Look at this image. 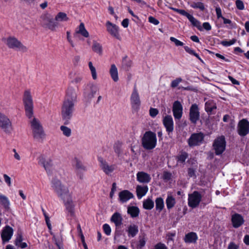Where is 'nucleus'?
Returning a JSON list of instances; mask_svg holds the SVG:
<instances>
[{
	"mask_svg": "<svg viewBox=\"0 0 249 249\" xmlns=\"http://www.w3.org/2000/svg\"><path fill=\"white\" fill-rule=\"evenodd\" d=\"M236 41V39L235 38H233L230 41H227L226 40H222L221 42V44L225 47L230 46L231 45L234 44Z\"/></svg>",
	"mask_w": 249,
	"mask_h": 249,
	"instance_id": "nucleus-50",
	"label": "nucleus"
},
{
	"mask_svg": "<svg viewBox=\"0 0 249 249\" xmlns=\"http://www.w3.org/2000/svg\"><path fill=\"white\" fill-rule=\"evenodd\" d=\"M170 40L172 42H174L177 46H182L184 45V43L182 42L179 41L174 37H170Z\"/></svg>",
	"mask_w": 249,
	"mask_h": 249,
	"instance_id": "nucleus-53",
	"label": "nucleus"
},
{
	"mask_svg": "<svg viewBox=\"0 0 249 249\" xmlns=\"http://www.w3.org/2000/svg\"><path fill=\"white\" fill-rule=\"evenodd\" d=\"M182 81V79L180 77H178L176 78V79L173 80L171 83V87L172 88H175L177 87L178 84Z\"/></svg>",
	"mask_w": 249,
	"mask_h": 249,
	"instance_id": "nucleus-51",
	"label": "nucleus"
},
{
	"mask_svg": "<svg viewBox=\"0 0 249 249\" xmlns=\"http://www.w3.org/2000/svg\"><path fill=\"white\" fill-rule=\"evenodd\" d=\"M131 101L133 108L137 109L139 108L141 101L139 94L135 87L131 96Z\"/></svg>",
	"mask_w": 249,
	"mask_h": 249,
	"instance_id": "nucleus-23",
	"label": "nucleus"
},
{
	"mask_svg": "<svg viewBox=\"0 0 249 249\" xmlns=\"http://www.w3.org/2000/svg\"><path fill=\"white\" fill-rule=\"evenodd\" d=\"M188 154L186 152H182L180 155H179L177 159H178V162H180V163H184L185 161V160L188 158Z\"/></svg>",
	"mask_w": 249,
	"mask_h": 249,
	"instance_id": "nucleus-49",
	"label": "nucleus"
},
{
	"mask_svg": "<svg viewBox=\"0 0 249 249\" xmlns=\"http://www.w3.org/2000/svg\"><path fill=\"white\" fill-rule=\"evenodd\" d=\"M77 34L81 35L85 37H88L89 36V34L86 29L84 24L83 22L80 23L78 28L76 30L74 36H75Z\"/></svg>",
	"mask_w": 249,
	"mask_h": 249,
	"instance_id": "nucleus-34",
	"label": "nucleus"
},
{
	"mask_svg": "<svg viewBox=\"0 0 249 249\" xmlns=\"http://www.w3.org/2000/svg\"><path fill=\"white\" fill-rule=\"evenodd\" d=\"M204 139V134L202 132L192 134L188 140V143L190 147H194L201 144Z\"/></svg>",
	"mask_w": 249,
	"mask_h": 249,
	"instance_id": "nucleus-13",
	"label": "nucleus"
},
{
	"mask_svg": "<svg viewBox=\"0 0 249 249\" xmlns=\"http://www.w3.org/2000/svg\"><path fill=\"white\" fill-rule=\"evenodd\" d=\"M110 75L114 82H117L119 80L118 70L115 64H112L111 65L110 69L109 70Z\"/></svg>",
	"mask_w": 249,
	"mask_h": 249,
	"instance_id": "nucleus-35",
	"label": "nucleus"
},
{
	"mask_svg": "<svg viewBox=\"0 0 249 249\" xmlns=\"http://www.w3.org/2000/svg\"><path fill=\"white\" fill-rule=\"evenodd\" d=\"M52 187L61 198H64L70 194L68 188L63 185L57 178H54L52 180Z\"/></svg>",
	"mask_w": 249,
	"mask_h": 249,
	"instance_id": "nucleus-6",
	"label": "nucleus"
},
{
	"mask_svg": "<svg viewBox=\"0 0 249 249\" xmlns=\"http://www.w3.org/2000/svg\"><path fill=\"white\" fill-rule=\"evenodd\" d=\"M163 124L168 133L173 132L174 130V122L171 115H166L164 117Z\"/></svg>",
	"mask_w": 249,
	"mask_h": 249,
	"instance_id": "nucleus-20",
	"label": "nucleus"
},
{
	"mask_svg": "<svg viewBox=\"0 0 249 249\" xmlns=\"http://www.w3.org/2000/svg\"><path fill=\"white\" fill-rule=\"evenodd\" d=\"M203 27L207 31H210L212 29L211 25L207 22L203 23Z\"/></svg>",
	"mask_w": 249,
	"mask_h": 249,
	"instance_id": "nucleus-63",
	"label": "nucleus"
},
{
	"mask_svg": "<svg viewBox=\"0 0 249 249\" xmlns=\"http://www.w3.org/2000/svg\"><path fill=\"white\" fill-rule=\"evenodd\" d=\"M137 180L143 183H147L151 180V178L148 174L144 172H139L137 174Z\"/></svg>",
	"mask_w": 249,
	"mask_h": 249,
	"instance_id": "nucleus-27",
	"label": "nucleus"
},
{
	"mask_svg": "<svg viewBox=\"0 0 249 249\" xmlns=\"http://www.w3.org/2000/svg\"><path fill=\"white\" fill-rule=\"evenodd\" d=\"M184 48L186 52H187L188 53H189V54H190L191 55H193L195 56L199 60H200L201 61H202L201 58L199 56V55L197 53H196L194 50H192L191 48H189L188 46H184Z\"/></svg>",
	"mask_w": 249,
	"mask_h": 249,
	"instance_id": "nucleus-47",
	"label": "nucleus"
},
{
	"mask_svg": "<svg viewBox=\"0 0 249 249\" xmlns=\"http://www.w3.org/2000/svg\"><path fill=\"white\" fill-rule=\"evenodd\" d=\"M190 6L194 9H199L202 11L205 10V5L202 2H193L191 3Z\"/></svg>",
	"mask_w": 249,
	"mask_h": 249,
	"instance_id": "nucleus-42",
	"label": "nucleus"
},
{
	"mask_svg": "<svg viewBox=\"0 0 249 249\" xmlns=\"http://www.w3.org/2000/svg\"><path fill=\"white\" fill-rule=\"evenodd\" d=\"M148 21L149 22L153 23L155 25H157L159 24V20L152 16H150L148 18Z\"/></svg>",
	"mask_w": 249,
	"mask_h": 249,
	"instance_id": "nucleus-59",
	"label": "nucleus"
},
{
	"mask_svg": "<svg viewBox=\"0 0 249 249\" xmlns=\"http://www.w3.org/2000/svg\"><path fill=\"white\" fill-rule=\"evenodd\" d=\"M175 198L171 195L168 194L166 199V204L167 209L170 210L173 208L176 204Z\"/></svg>",
	"mask_w": 249,
	"mask_h": 249,
	"instance_id": "nucleus-36",
	"label": "nucleus"
},
{
	"mask_svg": "<svg viewBox=\"0 0 249 249\" xmlns=\"http://www.w3.org/2000/svg\"><path fill=\"white\" fill-rule=\"evenodd\" d=\"M134 197L133 195L127 190H125V201L129 200Z\"/></svg>",
	"mask_w": 249,
	"mask_h": 249,
	"instance_id": "nucleus-62",
	"label": "nucleus"
},
{
	"mask_svg": "<svg viewBox=\"0 0 249 249\" xmlns=\"http://www.w3.org/2000/svg\"><path fill=\"white\" fill-rule=\"evenodd\" d=\"M106 26L107 31L112 36L115 37L116 38L120 39V36L118 33V27L115 25L112 24L109 21H107L106 23Z\"/></svg>",
	"mask_w": 249,
	"mask_h": 249,
	"instance_id": "nucleus-22",
	"label": "nucleus"
},
{
	"mask_svg": "<svg viewBox=\"0 0 249 249\" xmlns=\"http://www.w3.org/2000/svg\"><path fill=\"white\" fill-rule=\"evenodd\" d=\"M40 22L43 27L48 28L51 31H54L55 27L57 26V23L55 21V19L48 13L41 16Z\"/></svg>",
	"mask_w": 249,
	"mask_h": 249,
	"instance_id": "nucleus-8",
	"label": "nucleus"
},
{
	"mask_svg": "<svg viewBox=\"0 0 249 249\" xmlns=\"http://www.w3.org/2000/svg\"><path fill=\"white\" fill-rule=\"evenodd\" d=\"M89 88V91L86 90L84 92L85 97L88 101H90L92 98H93L94 95L98 90L97 86L93 84L91 85Z\"/></svg>",
	"mask_w": 249,
	"mask_h": 249,
	"instance_id": "nucleus-28",
	"label": "nucleus"
},
{
	"mask_svg": "<svg viewBox=\"0 0 249 249\" xmlns=\"http://www.w3.org/2000/svg\"><path fill=\"white\" fill-rule=\"evenodd\" d=\"M61 199H63L64 201V205L68 213V214L71 217L74 216L75 205L72 200L70 194H69L68 196Z\"/></svg>",
	"mask_w": 249,
	"mask_h": 249,
	"instance_id": "nucleus-16",
	"label": "nucleus"
},
{
	"mask_svg": "<svg viewBox=\"0 0 249 249\" xmlns=\"http://www.w3.org/2000/svg\"><path fill=\"white\" fill-rule=\"evenodd\" d=\"M154 206V202L150 198H147L143 201V207L145 210H151Z\"/></svg>",
	"mask_w": 249,
	"mask_h": 249,
	"instance_id": "nucleus-40",
	"label": "nucleus"
},
{
	"mask_svg": "<svg viewBox=\"0 0 249 249\" xmlns=\"http://www.w3.org/2000/svg\"><path fill=\"white\" fill-rule=\"evenodd\" d=\"M232 226L235 228L240 227L244 222L243 217L240 214L235 213L231 216Z\"/></svg>",
	"mask_w": 249,
	"mask_h": 249,
	"instance_id": "nucleus-24",
	"label": "nucleus"
},
{
	"mask_svg": "<svg viewBox=\"0 0 249 249\" xmlns=\"http://www.w3.org/2000/svg\"><path fill=\"white\" fill-rule=\"evenodd\" d=\"M103 229L104 232L107 235H109L111 233V228L109 225L107 224H105L103 226Z\"/></svg>",
	"mask_w": 249,
	"mask_h": 249,
	"instance_id": "nucleus-52",
	"label": "nucleus"
},
{
	"mask_svg": "<svg viewBox=\"0 0 249 249\" xmlns=\"http://www.w3.org/2000/svg\"><path fill=\"white\" fill-rule=\"evenodd\" d=\"M53 240L58 249H64L62 246V240L61 238H57L55 235H53Z\"/></svg>",
	"mask_w": 249,
	"mask_h": 249,
	"instance_id": "nucleus-46",
	"label": "nucleus"
},
{
	"mask_svg": "<svg viewBox=\"0 0 249 249\" xmlns=\"http://www.w3.org/2000/svg\"><path fill=\"white\" fill-rule=\"evenodd\" d=\"M237 131L241 137L246 136L249 133V121L246 119L239 121L237 124Z\"/></svg>",
	"mask_w": 249,
	"mask_h": 249,
	"instance_id": "nucleus-14",
	"label": "nucleus"
},
{
	"mask_svg": "<svg viewBox=\"0 0 249 249\" xmlns=\"http://www.w3.org/2000/svg\"><path fill=\"white\" fill-rule=\"evenodd\" d=\"M77 92L72 87H69L66 93L64 101L75 103L76 102Z\"/></svg>",
	"mask_w": 249,
	"mask_h": 249,
	"instance_id": "nucleus-18",
	"label": "nucleus"
},
{
	"mask_svg": "<svg viewBox=\"0 0 249 249\" xmlns=\"http://www.w3.org/2000/svg\"><path fill=\"white\" fill-rule=\"evenodd\" d=\"M148 187L147 185H138L136 187L137 196L139 199L141 198L148 192Z\"/></svg>",
	"mask_w": 249,
	"mask_h": 249,
	"instance_id": "nucleus-31",
	"label": "nucleus"
},
{
	"mask_svg": "<svg viewBox=\"0 0 249 249\" xmlns=\"http://www.w3.org/2000/svg\"><path fill=\"white\" fill-rule=\"evenodd\" d=\"M156 209L157 210L160 212L164 208L163 199L161 197H158L155 200Z\"/></svg>",
	"mask_w": 249,
	"mask_h": 249,
	"instance_id": "nucleus-41",
	"label": "nucleus"
},
{
	"mask_svg": "<svg viewBox=\"0 0 249 249\" xmlns=\"http://www.w3.org/2000/svg\"><path fill=\"white\" fill-rule=\"evenodd\" d=\"M55 22H63L67 21L69 20V18L67 17V14L64 12H59L54 18Z\"/></svg>",
	"mask_w": 249,
	"mask_h": 249,
	"instance_id": "nucleus-37",
	"label": "nucleus"
},
{
	"mask_svg": "<svg viewBox=\"0 0 249 249\" xmlns=\"http://www.w3.org/2000/svg\"><path fill=\"white\" fill-rule=\"evenodd\" d=\"M159 111L157 108H150L149 109V114L152 118L155 117L158 114Z\"/></svg>",
	"mask_w": 249,
	"mask_h": 249,
	"instance_id": "nucleus-56",
	"label": "nucleus"
},
{
	"mask_svg": "<svg viewBox=\"0 0 249 249\" xmlns=\"http://www.w3.org/2000/svg\"><path fill=\"white\" fill-rule=\"evenodd\" d=\"M126 231L129 237H134L139 232L138 226L134 224H131L128 226Z\"/></svg>",
	"mask_w": 249,
	"mask_h": 249,
	"instance_id": "nucleus-30",
	"label": "nucleus"
},
{
	"mask_svg": "<svg viewBox=\"0 0 249 249\" xmlns=\"http://www.w3.org/2000/svg\"><path fill=\"white\" fill-rule=\"evenodd\" d=\"M123 142L119 141L116 142L113 145L114 151L118 157L120 159L123 158Z\"/></svg>",
	"mask_w": 249,
	"mask_h": 249,
	"instance_id": "nucleus-25",
	"label": "nucleus"
},
{
	"mask_svg": "<svg viewBox=\"0 0 249 249\" xmlns=\"http://www.w3.org/2000/svg\"><path fill=\"white\" fill-rule=\"evenodd\" d=\"M60 128L64 136L67 137L71 136V128L65 125H61Z\"/></svg>",
	"mask_w": 249,
	"mask_h": 249,
	"instance_id": "nucleus-45",
	"label": "nucleus"
},
{
	"mask_svg": "<svg viewBox=\"0 0 249 249\" xmlns=\"http://www.w3.org/2000/svg\"><path fill=\"white\" fill-rule=\"evenodd\" d=\"M13 234V230L9 226H6L2 231L1 236L4 242L9 241Z\"/></svg>",
	"mask_w": 249,
	"mask_h": 249,
	"instance_id": "nucleus-21",
	"label": "nucleus"
},
{
	"mask_svg": "<svg viewBox=\"0 0 249 249\" xmlns=\"http://www.w3.org/2000/svg\"><path fill=\"white\" fill-rule=\"evenodd\" d=\"M173 113L175 120H180L183 113V107L180 102L175 101L173 105Z\"/></svg>",
	"mask_w": 249,
	"mask_h": 249,
	"instance_id": "nucleus-17",
	"label": "nucleus"
},
{
	"mask_svg": "<svg viewBox=\"0 0 249 249\" xmlns=\"http://www.w3.org/2000/svg\"><path fill=\"white\" fill-rule=\"evenodd\" d=\"M202 196L200 193L195 191L188 195V206L192 208H196L199 205Z\"/></svg>",
	"mask_w": 249,
	"mask_h": 249,
	"instance_id": "nucleus-12",
	"label": "nucleus"
},
{
	"mask_svg": "<svg viewBox=\"0 0 249 249\" xmlns=\"http://www.w3.org/2000/svg\"><path fill=\"white\" fill-rule=\"evenodd\" d=\"M38 163L43 165L46 171L48 172L53 166V161L51 159L45 160L43 156L38 158Z\"/></svg>",
	"mask_w": 249,
	"mask_h": 249,
	"instance_id": "nucleus-26",
	"label": "nucleus"
},
{
	"mask_svg": "<svg viewBox=\"0 0 249 249\" xmlns=\"http://www.w3.org/2000/svg\"><path fill=\"white\" fill-rule=\"evenodd\" d=\"M216 109V104L213 100H210L205 104V110L209 115L214 114L213 111Z\"/></svg>",
	"mask_w": 249,
	"mask_h": 249,
	"instance_id": "nucleus-29",
	"label": "nucleus"
},
{
	"mask_svg": "<svg viewBox=\"0 0 249 249\" xmlns=\"http://www.w3.org/2000/svg\"><path fill=\"white\" fill-rule=\"evenodd\" d=\"M195 170L193 168H189L188 169V175L189 177H196Z\"/></svg>",
	"mask_w": 249,
	"mask_h": 249,
	"instance_id": "nucleus-61",
	"label": "nucleus"
},
{
	"mask_svg": "<svg viewBox=\"0 0 249 249\" xmlns=\"http://www.w3.org/2000/svg\"><path fill=\"white\" fill-rule=\"evenodd\" d=\"M198 239L197 235L194 232H190L186 234L184 237V241L186 243H196Z\"/></svg>",
	"mask_w": 249,
	"mask_h": 249,
	"instance_id": "nucleus-32",
	"label": "nucleus"
},
{
	"mask_svg": "<svg viewBox=\"0 0 249 249\" xmlns=\"http://www.w3.org/2000/svg\"><path fill=\"white\" fill-rule=\"evenodd\" d=\"M7 47L17 51L26 53L28 51L27 47L24 46L19 40L14 36H9L3 39Z\"/></svg>",
	"mask_w": 249,
	"mask_h": 249,
	"instance_id": "nucleus-5",
	"label": "nucleus"
},
{
	"mask_svg": "<svg viewBox=\"0 0 249 249\" xmlns=\"http://www.w3.org/2000/svg\"><path fill=\"white\" fill-rule=\"evenodd\" d=\"M23 103L26 116L30 119L33 116V100L29 90H25L23 96Z\"/></svg>",
	"mask_w": 249,
	"mask_h": 249,
	"instance_id": "nucleus-3",
	"label": "nucleus"
},
{
	"mask_svg": "<svg viewBox=\"0 0 249 249\" xmlns=\"http://www.w3.org/2000/svg\"><path fill=\"white\" fill-rule=\"evenodd\" d=\"M98 160L100 167L106 174L109 175L114 171V165H109L107 162L101 157L98 158Z\"/></svg>",
	"mask_w": 249,
	"mask_h": 249,
	"instance_id": "nucleus-19",
	"label": "nucleus"
},
{
	"mask_svg": "<svg viewBox=\"0 0 249 249\" xmlns=\"http://www.w3.org/2000/svg\"><path fill=\"white\" fill-rule=\"evenodd\" d=\"M157 137L154 132L148 131L145 132L142 139L143 147L146 150H152L157 145Z\"/></svg>",
	"mask_w": 249,
	"mask_h": 249,
	"instance_id": "nucleus-2",
	"label": "nucleus"
},
{
	"mask_svg": "<svg viewBox=\"0 0 249 249\" xmlns=\"http://www.w3.org/2000/svg\"><path fill=\"white\" fill-rule=\"evenodd\" d=\"M215 12L216 14L217 18L218 19L220 18H222L224 17L222 15V11L220 7L217 6L216 7Z\"/></svg>",
	"mask_w": 249,
	"mask_h": 249,
	"instance_id": "nucleus-58",
	"label": "nucleus"
},
{
	"mask_svg": "<svg viewBox=\"0 0 249 249\" xmlns=\"http://www.w3.org/2000/svg\"><path fill=\"white\" fill-rule=\"evenodd\" d=\"M200 118V112L198 106L196 104H192L189 110V120L196 124Z\"/></svg>",
	"mask_w": 249,
	"mask_h": 249,
	"instance_id": "nucleus-15",
	"label": "nucleus"
},
{
	"mask_svg": "<svg viewBox=\"0 0 249 249\" xmlns=\"http://www.w3.org/2000/svg\"><path fill=\"white\" fill-rule=\"evenodd\" d=\"M146 238L145 234L143 233L142 235L139 236V241L138 244V248L140 249H142L145 245Z\"/></svg>",
	"mask_w": 249,
	"mask_h": 249,
	"instance_id": "nucleus-44",
	"label": "nucleus"
},
{
	"mask_svg": "<svg viewBox=\"0 0 249 249\" xmlns=\"http://www.w3.org/2000/svg\"><path fill=\"white\" fill-rule=\"evenodd\" d=\"M89 67L90 70L92 78L94 80H96L97 79V74L95 68L93 66L91 62H89Z\"/></svg>",
	"mask_w": 249,
	"mask_h": 249,
	"instance_id": "nucleus-48",
	"label": "nucleus"
},
{
	"mask_svg": "<svg viewBox=\"0 0 249 249\" xmlns=\"http://www.w3.org/2000/svg\"><path fill=\"white\" fill-rule=\"evenodd\" d=\"M127 212L132 218H135L139 216L140 210L136 206H128L127 207Z\"/></svg>",
	"mask_w": 249,
	"mask_h": 249,
	"instance_id": "nucleus-33",
	"label": "nucleus"
},
{
	"mask_svg": "<svg viewBox=\"0 0 249 249\" xmlns=\"http://www.w3.org/2000/svg\"><path fill=\"white\" fill-rule=\"evenodd\" d=\"M74 104L75 103L71 102H68L64 101L63 102L61 108V115L62 120L65 125L70 124V121L74 110Z\"/></svg>",
	"mask_w": 249,
	"mask_h": 249,
	"instance_id": "nucleus-1",
	"label": "nucleus"
},
{
	"mask_svg": "<svg viewBox=\"0 0 249 249\" xmlns=\"http://www.w3.org/2000/svg\"><path fill=\"white\" fill-rule=\"evenodd\" d=\"M235 4L237 9L240 10L244 9V4L243 2L241 0H236L235 1Z\"/></svg>",
	"mask_w": 249,
	"mask_h": 249,
	"instance_id": "nucleus-55",
	"label": "nucleus"
},
{
	"mask_svg": "<svg viewBox=\"0 0 249 249\" xmlns=\"http://www.w3.org/2000/svg\"><path fill=\"white\" fill-rule=\"evenodd\" d=\"M92 50L93 52L100 55L102 54V46L100 43L97 42L96 41H93L92 46Z\"/></svg>",
	"mask_w": 249,
	"mask_h": 249,
	"instance_id": "nucleus-39",
	"label": "nucleus"
},
{
	"mask_svg": "<svg viewBox=\"0 0 249 249\" xmlns=\"http://www.w3.org/2000/svg\"><path fill=\"white\" fill-rule=\"evenodd\" d=\"M22 240V235L18 233L15 241V245L18 247L21 243Z\"/></svg>",
	"mask_w": 249,
	"mask_h": 249,
	"instance_id": "nucleus-57",
	"label": "nucleus"
},
{
	"mask_svg": "<svg viewBox=\"0 0 249 249\" xmlns=\"http://www.w3.org/2000/svg\"><path fill=\"white\" fill-rule=\"evenodd\" d=\"M172 174L168 172H164L163 175V179L169 180L171 178Z\"/></svg>",
	"mask_w": 249,
	"mask_h": 249,
	"instance_id": "nucleus-60",
	"label": "nucleus"
},
{
	"mask_svg": "<svg viewBox=\"0 0 249 249\" xmlns=\"http://www.w3.org/2000/svg\"><path fill=\"white\" fill-rule=\"evenodd\" d=\"M187 18L193 26L196 27L199 31H202L203 29L201 26L200 22L195 18L192 15H190Z\"/></svg>",
	"mask_w": 249,
	"mask_h": 249,
	"instance_id": "nucleus-38",
	"label": "nucleus"
},
{
	"mask_svg": "<svg viewBox=\"0 0 249 249\" xmlns=\"http://www.w3.org/2000/svg\"><path fill=\"white\" fill-rule=\"evenodd\" d=\"M179 14H180V15H183L184 16H185L187 18L190 15V14H189L188 13H187L186 11H185L184 10H182V9H179V11H178V13Z\"/></svg>",
	"mask_w": 249,
	"mask_h": 249,
	"instance_id": "nucleus-64",
	"label": "nucleus"
},
{
	"mask_svg": "<svg viewBox=\"0 0 249 249\" xmlns=\"http://www.w3.org/2000/svg\"><path fill=\"white\" fill-rule=\"evenodd\" d=\"M30 123L34 139L38 141L42 140L45 137V134L39 121L34 118Z\"/></svg>",
	"mask_w": 249,
	"mask_h": 249,
	"instance_id": "nucleus-7",
	"label": "nucleus"
},
{
	"mask_svg": "<svg viewBox=\"0 0 249 249\" xmlns=\"http://www.w3.org/2000/svg\"><path fill=\"white\" fill-rule=\"evenodd\" d=\"M152 249H168L166 245L161 242L156 244Z\"/></svg>",
	"mask_w": 249,
	"mask_h": 249,
	"instance_id": "nucleus-54",
	"label": "nucleus"
},
{
	"mask_svg": "<svg viewBox=\"0 0 249 249\" xmlns=\"http://www.w3.org/2000/svg\"><path fill=\"white\" fill-rule=\"evenodd\" d=\"M0 127L6 134H11L13 129L11 121L1 113H0Z\"/></svg>",
	"mask_w": 249,
	"mask_h": 249,
	"instance_id": "nucleus-10",
	"label": "nucleus"
},
{
	"mask_svg": "<svg viewBox=\"0 0 249 249\" xmlns=\"http://www.w3.org/2000/svg\"><path fill=\"white\" fill-rule=\"evenodd\" d=\"M72 166L77 177L80 179H83V173L87 171V168L82 161L77 158H74L72 161Z\"/></svg>",
	"mask_w": 249,
	"mask_h": 249,
	"instance_id": "nucleus-11",
	"label": "nucleus"
},
{
	"mask_svg": "<svg viewBox=\"0 0 249 249\" xmlns=\"http://www.w3.org/2000/svg\"><path fill=\"white\" fill-rule=\"evenodd\" d=\"M213 148L216 155H221L225 150L226 141L224 136L217 137L213 144Z\"/></svg>",
	"mask_w": 249,
	"mask_h": 249,
	"instance_id": "nucleus-9",
	"label": "nucleus"
},
{
	"mask_svg": "<svg viewBox=\"0 0 249 249\" xmlns=\"http://www.w3.org/2000/svg\"><path fill=\"white\" fill-rule=\"evenodd\" d=\"M0 202L5 208L7 209L9 208L10 202L6 196L0 194Z\"/></svg>",
	"mask_w": 249,
	"mask_h": 249,
	"instance_id": "nucleus-43",
	"label": "nucleus"
},
{
	"mask_svg": "<svg viewBox=\"0 0 249 249\" xmlns=\"http://www.w3.org/2000/svg\"><path fill=\"white\" fill-rule=\"evenodd\" d=\"M123 217L122 215L118 213L115 212L111 216L110 221L114 223L115 225V232L114 235L115 240H120V237L123 234Z\"/></svg>",
	"mask_w": 249,
	"mask_h": 249,
	"instance_id": "nucleus-4",
	"label": "nucleus"
}]
</instances>
